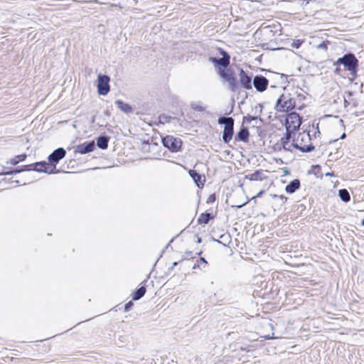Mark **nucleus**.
Returning a JSON list of instances; mask_svg holds the SVG:
<instances>
[{
    "label": "nucleus",
    "instance_id": "nucleus-1",
    "mask_svg": "<svg viewBox=\"0 0 364 364\" xmlns=\"http://www.w3.org/2000/svg\"><path fill=\"white\" fill-rule=\"evenodd\" d=\"M290 137L291 134L287 133V136L282 139L284 149L291 151L292 148H296L303 152H309L313 150L314 146L311 144H302L299 142L300 141H309L310 140V136L308 134L305 132L299 133L291 144L289 143Z\"/></svg>",
    "mask_w": 364,
    "mask_h": 364
},
{
    "label": "nucleus",
    "instance_id": "nucleus-2",
    "mask_svg": "<svg viewBox=\"0 0 364 364\" xmlns=\"http://www.w3.org/2000/svg\"><path fill=\"white\" fill-rule=\"evenodd\" d=\"M66 151L63 148H58L48 156V163H44L45 172L48 173H55L56 164L65 156Z\"/></svg>",
    "mask_w": 364,
    "mask_h": 364
},
{
    "label": "nucleus",
    "instance_id": "nucleus-3",
    "mask_svg": "<svg viewBox=\"0 0 364 364\" xmlns=\"http://www.w3.org/2000/svg\"><path fill=\"white\" fill-rule=\"evenodd\" d=\"M220 124H224L223 139L225 143H228L232 137L234 120L232 117H220L218 119Z\"/></svg>",
    "mask_w": 364,
    "mask_h": 364
},
{
    "label": "nucleus",
    "instance_id": "nucleus-4",
    "mask_svg": "<svg viewBox=\"0 0 364 364\" xmlns=\"http://www.w3.org/2000/svg\"><path fill=\"white\" fill-rule=\"evenodd\" d=\"M220 76L227 82L228 88L232 92H235L237 90V85L235 80L234 72L228 68H220L218 72Z\"/></svg>",
    "mask_w": 364,
    "mask_h": 364
},
{
    "label": "nucleus",
    "instance_id": "nucleus-5",
    "mask_svg": "<svg viewBox=\"0 0 364 364\" xmlns=\"http://www.w3.org/2000/svg\"><path fill=\"white\" fill-rule=\"evenodd\" d=\"M343 64L348 70L354 71L358 66V60L353 54L349 53L343 57L338 58L334 63V65Z\"/></svg>",
    "mask_w": 364,
    "mask_h": 364
},
{
    "label": "nucleus",
    "instance_id": "nucleus-6",
    "mask_svg": "<svg viewBox=\"0 0 364 364\" xmlns=\"http://www.w3.org/2000/svg\"><path fill=\"white\" fill-rule=\"evenodd\" d=\"M301 122L300 117L296 113H290L286 119L287 133L290 134L297 130L301 126Z\"/></svg>",
    "mask_w": 364,
    "mask_h": 364
},
{
    "label": "nucleus",
    "instance_id": "nucleus-7",
    "mask_svg": "<svg viewBox=\"0 0 364 364\" xmlns=\"http://www.w3.org/2000/svg\"><path fill=\"white\" fill-rule=\"evenodd\" d=\"M109 77L100 75L97 78V91L100 95H106L109 92Z\"/></svg>",
    "mask_w": 364,
    "mask_h": 364
},
{
    "label": "nucleus",
    "instance_id": "nucleus-8",
    "mask_svg": "<svg viewBox=\"0 0 364 364\" xmlns=\"http://www.w3.org/2000/svg\"><path fill=\"white\" fill-rule=\"evenodd\" d=\"M163 144L172 151L178 150L181 146L180 139L173 137V136H166L162 139Z\"/></svg>",
    "mask_w": 364,
    "mask_h": 364
},
{
    "label": "nucleus",
    "instance_id": "nucleus-9",
    "mask_svg": "<svg viewBox=\"0 0 364 364\" xmlns=\"http://www.w3.org/2000/svg\"><path fill=\"white\" fill-rule=\"evenodd\" d=\"M220 53L223 55V58L219 59L216 58H210V60L214 64L220 65L223 66V68H226L230 63V56L222 49H220Z\"/></svg>",
    "mask_w": 364,
    "mask_h": 364
},
{
    "label": "nucleus",
    "instance_id": "nucleus-10",
    "mask_svg": "<svg viewBox=\"0 0 364 364\" xmlns=\"http://www.w3.org/2000/svg\"><path fill=\"white\" fill-rule=\"evenodd\" d=\"M253 84L257 91L263 92L267 87L268 80L264 77L256 76L253 80Z\"/></svg>",
    "mask_w": 364,
    "mask_h": 364
},
{
    "label": "nucleus",
    "instance_id": "nucleus-11",
    "mask_svg": "<svg viewBox=\"0 0 364 364\" xmlns=\"http://www.w3.org/2000/svg\"><path fill=\"white\" fill-rule=\"evenodd\" d=\"M94 148H95L94 141H91L89 143H84V144L77 146V147L75 149V152L80 154H87V153L92 151Z\"/></svg>",
    "mask_w": 364,
    "mask_h": 364
},
{
    "label": "nucleus",
    "instance_id": "nucleus-12",
    "mask_svg": "<svg viewBox=\"0 0 364 364\" xmlns=\"http://www.w3.org/2000/svg\"><path fill=\"white\" fill-rule=\"evenodd\" d=\"M189 175L193 179L198 188H203L205 181L204 176H202L194 170H190Z\"/></svg>",
    "mask_w": 364,
    "mask_h": 364
},
{
    "label": "nucleus",
    "instance_id": "nucleus-13",
    "mask_svg": "<svg viewBox=\"0 0 364 364\" xmlns=\"http://www.w3.org/2000/svg\"><path fill=\"white\" fill-rule=\"evenodd\" d=\"M240 82L242 86L246 89H251V77L248 76L242 70L240 73Z\"/></svg>",
    "mask_w": 364,
    "mask_h": 364
},
{
    "label": "nucleus",
    "instance_id": "nucleus-14",
    "mask_svg": "<svg viewBox=\"0 0 364 364\" xmlns=\"http://www.w3.org/2000/svg\"><path fill=\"white\" fill-rule=\"evenodd\" d=\"M300 186V182L298 179H294L286 186V191L289 193H294Z\"/></svg>",
    "mask_w": 364,
    "mask_h": 364
},
{
    "label": "nucleus",
    "instance_id": "nucleus-15",
    "mask_svg": "<svg viewBox=\"0 0 364 364\" xmlns=\"http://www.w3.org/2000/svg\"><path fill=\"white\" fill-rule=\"evenodd\" d=\"M116 104L117 105L119 109H120L122 112L125 113H129L132 111L131 106L127 103H125L121 100H117L116 102Z\"/></svg>",
    "mask_w": 364,
    "mask_h": 364
},
{
    "label": "nucleus",
    "instance_id": "nucleus-16",
    "mask_svg": "<svg viewBox=\"0 0 364 364\" xmlns=\"http://www.w3.org/2000/svg\"><path fill=\"white\" fill-rule=\"evenodd\" d=\"M212 218L210 213H202L198 219V222L199 224L206 225L208 223L209 220Z\"/></svg>",
    "mask_w": 364,
    "mask_h": 364
},
{
    "label": "nucleus",
    "instance_id": "nucleus-17",
    "mask_svg": "<svg viewBox=\"0 0 364 364\" xmlns=\"http://www.w3.org/2000/svg\"><path fill=\"white\" fill-rule=\"evenodd\" d=\"M237 138L238 139L245 141L247 140L249 136V132L247 129L243 128L237 134Z\"/></svg>",
    "mask_w": 364,
    "mask_h": 364
},
{
    "label": "nucleus",
    "instance_id": "nucleus-18",
    "mask_svg": "<svg viewBox=\"0 0 364 364\" xmlns=\"http://www.w3.org/2000/svg\"><path fill=\"white\" fill-rule=\"evenodd\" d=\"M108 144V139L105 136H101L97 139V145L101 149H107Z\"/></svg>",
    "mask_w": 364,
    "mask_h": 364
},
{
    "label": "nucleus",
    "instance_id": "nucleus-19",
    "mask_svg": "<svg viewBox=\"0 0 364 364\" xmlns=\"http://www.w3.org/2000/svg\"><path fill=\"white\" fill-rule=\"evenodd\" d=\"M146 293V288L144 287H140L137 291L134 293L133 300H138L141 299Z\"/></svg>",
    "mask_w": 364,
    "mask_h": 364
},
{
    "label": "nucleus",
    "instance_id": "nucleus-20",
    "mask_svg": "<svg viewBox=\"0 0 364 364\" xmlns=\"http://www.w3.org/2000/svg\"><path fill=\"white\" fill-rule=\"evenodd\" d=\"M339 197L344 202H348L350 199V194L346 189L339 191Z\"/></svg>",
    "mask_w": 364,
    "mask_h": 364
},
{
    "label": "nucleus",
    "instance_id": "nucleus-21",
    "mask_svg": "<svg viewBox=\"0 0 364 364\" xmlns=\"http://www.w3.org/2000/svg\"><path fill=\"white\" fill-rule=\"evenodd\" d=\"M261 174H262V173L260 171H255V173L250 175L249 179L250 181H258V180L261 181L262 180Z\"/></svg>",
    "mask_w": 364,
    "mask_h": 364
},
{
    "label": "nucleus",
    "instance_id": "nucleus-22",
    "mask_svg": "<svg viewBox=\"0 0 364 364\" xmlns=\"http://www.w3.org/2000/svg\"><path fill=\"white\" fill-rule=\"evenodd\" d=\"M191 107L194 110L196 111L203 112L205 110L204 107L199 103H192Z\"/></svg>",
    "mask_w": 364,
    "mask_h": 364
},
{
    "label": "nucleus",
    "instance_id": "nucleus-23",
    "mask_svg": "<svg viewBox=\"0 0 364 364\" xmlns=\"http://www.w3.org/2000/svg\"><path fill=\"white\" fill-rule=\"evenodd\" d=\"M171 119V117H168L166 115H160L159 116V122L163 124L169 122Z\"/></svg>",
    "mask_w": 364,
    "mask_h": 364
},
{
    "label": "nucleus",
    "instance_id": "nucleus-24",
    "mask_svg": "<svg viewBox=\"0 0 364 364\" xmlns=\"http://www.w3.org/2000/svg\"><path fill=\"white\" fill-rule=\"evenodd\" d=\"M45 162H41L36 164V169L38 171H44L45 172V166L43 165Z\"/></svg>",
    "mask_w": 364,
    "mask_h": 364
},
{
    "label": "nucleus",
    "instance_id": "nucleus-25",
    "mask_svg": "<svg viewBox=\"0 0 364 364\" xmlns=\"http://www.w3.org/2000/svg\"><path fill=\"white\" fill-rule=\"evenodd\" d=\"M302 43V41H300V40H296V41H294L293 43H292V46L296 48H299L301 46V44Z\"/></svg>",
    "mask_w": 364,
    "mask_h": 364
},
{
    "label": "nucleus",
    "instance_id": "nucleus-26",
    "mask_svg": "<svg viewBox=\"0 0 364 364\" xmlns=\"http://www.w3.org/2000/svg\"><path fill=\"white\" fill-rule=\"evenodd\" d=\"M327 45H328L327 42H323L322 43H321L318 46V48L326 50L328 48Z\"/></svg>",
    "mask_w": 364,
    "mask_h": 364
},
{
    "label": "nucleus",
    "instance_id": "nucleus-27",
    "mask_svg": "<svg viewBox=\"0 0 364 364\" xmlns=\"http://www.w3.org/2000/svg\"><path fill=\"white\" fill-rule=\"evenodd\" d=\"M274 333H272V335L267 334V335H263L262 337L266 339H273L276 338V337L273 336Z\"/></svg>",
    "mask_w": 364,
    "mask_h": 364
},
{
    "label": "nucleus",
    "instance_id": "nucleus-28",
    "mask_svg": "<svg viewBox=\"0 0 364 364\" xmlns=\"http://www.w3.org/2000/svg\"><path fill=\"white\" fill-rule=\"evenodd\" d=\"M18 162H19V160H17V159H16V158L12 159H11V161H10V163H11V164H13V165H16V164H17Z\"/></svg>",
    "mask_w": 364,
    "mask_h": 364
},
{
    "label": "nucleus",
    "instance_id": "nucleus-29",
    "mask_svg": "<svg viewBox=\"0 0 364 364\" xmlns=\"http://www.w3.org/2000/svg\"><path fill=\"white\" fill-rule=\"evenodd\" d=\"M264 193V191L263 190L260 191L255 196L252 197V199L260 197Z\"/></svg>",
    "mask_w": 364,
    "mask_h": 364
},
{
    "label": "nucleus",
    "instance_id": "nucleus-30",
    "mask_svg": "<svg viewBox=\"0 0 364 364\" xmlns=\"http://www.w3.org/2000/svg\"><path fill=\"white\" fill-rule=\"evenodd\" d=\"M132 306V301H129L125 305V310L127 311L129 309V308Z\"/></svg>",
    "mask_w": 364,
    "mask_h": 364
},
{
    "label": "nucleus",
    "instance_id": "nucleus-31",
    "mask_svg": "<svg viewBox=\"0 0 364 364\" xmlns=\"http://www.w3.org/2000/svg\"><path fill=\"white\" fill-rule=\"evenodd\" d=\"M25 157H26L25 155H20V156H16V158L17 159V160L23 161L25 159Z\"/></svg>",
    "mask_w": 364,
    "mask_h": 364
},
{
    "label": "nucleus",
    "instance_id": "nucleus-32",
    "mask_svg": "<svg viewBox=\"0 0 364 364\" xmlns=\"http://www.w3.org/2000/svg\"><path fill=\"white\" fill-rule=\"evenodd\" d=\"M266 324H267V326L271 328L272 330H273V326H272V324L271 323L267 322Z\"/></svg>",
    "mask_w": 364,
    "mask_h": 364
},
{
    "label": "nucleus",
    "instance_id": "nucleus-33",
    "mask_svg": "<svg viewBox=\"0 0 364 364\" xmlns=\"http://www.w3.org/2000/svg\"><path fill=\"white\" fill-rule=\"evenodd\" d=\"M278 198H279L282 200H287V198L285 196H282H282H278Z\"/></svg>",
    "mask_w": 364,
    "mask_h": 364
},
{
    "label": "nucleus",
    "instance_id": "nucleus-34",
    "mask_svg": "<svg viewBox=\"0 0 364 364\" xmlns=\"http://www.w3.org/2000/svg\"><path fill=\"white\" fill-rule=\"evenodd\" d=\"M310 141V140L309 141H300L299 142L301 143L302 144H308V143Z\"/></svg>",
    "mask_w": 364,
    "mask_h": 364
},
{
    "label": "nucleus",
    "instance_id": "nucleus-35",
    "mask_svg": "<svg viewBox=\"0 0 364 364\" xmlns=\"http://www.w3.org/2000/svg\"><path fill=\"white\" fill-rule=\"evenodd\" d=\"M270 196L272 198H278V195H276V194H271Z\"/></svg>",
    "mask_w": 364,
    "mask_h": 364
},
{
    "label": "nucleus",
    "instance_id": "nucleus-36",
    "mask_svg": "<svg viewBox=\"0 0 364 364\" xmlns=\"http://www.w3.org/2000/svg\"><path fill=\"white\" fill-rule=\"evenodd\" d=\"M345 137H346V134H345V133H343V134L341 135V139H344Z\"/></svg>",
    "mask_w": 364,
    "mask_h": 364
},
{
    "label": "nucleus",
    "instance_id": "nucleus-37",
    "mask_svg": "<svg viewBox=\"0 0 364 364\" xmlns=\"http://www.w3.org/2000/svg\"><path fill=\"white\" fill-rule=\"evenodd\" d=\"M200 260L203 261V262H206V261L204 259V258H200Z\"/></svg>",
    "mask_w": 364,
    "mask_h": 364
},
{
    "label": "nucleus",
    "instance_id": "nucleus-38",
    "mask_svg": "<svg viewBox=\"0 0 364 364\" xmlns=\"http://www.w3.org/2000/svg\"><path fill=\"white\" fill-rule=\"evenodd\" d=\"M333 174L332 173H326V176H332Z\"/></svg>",
    "mask_w": 364,
    "mask_h": 364
},
{
    "label": "nucleus",
    "instance_id": "nucleus-39",
    "mask_svg": "<svg viewBox=\"0 0 364 364\" xmlns=\"http://www.w3.org/2000/svg\"><path fill=\"white\" fill-rule=\"evenodd\" d=\"M245 203L242 204V205H237L238 208H241L242 205H244Z\"/></svg>",
    "mask_w": 364,
    "mask_h": 364
},
{
    "label": "nucleus",
    "instance_id": "nucleus-40",
    "mask_svg": "<svg viewBox=\"0 0 364 364\" xmlns=\"http://www.w3.org/2000/svg\"><path fill=\"white\" fill-rule=\"evenodd\" d=\"M362 225L364 226V219L362 221Z\"/></svg>",
    "mask_w": 364,
    "mask_h": 364
},
{
    "label": "nucleus",
    "instance_id": "nucleus-41",
    "mask_svg": "<svg viewBox=\"0 0 364 364\" xmlns=\"http://www.w3.org/2000/svg\"><path fill=\"white\" fill-rule=\"evenodd\" d=\"M200 240H201V239H200V238H199V239L198 240V242H200Z\"/></svg>",
    "mask_w": 364,
    "mask_h": 364
}]
</instances>
